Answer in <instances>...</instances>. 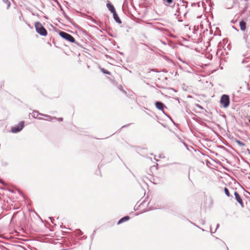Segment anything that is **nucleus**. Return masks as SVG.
<instances>
[{"instance_id":"f257e3e1","label":"nucleus","mask_w":250,"mask_h":250,"mask_svg":"<svg viewBox=\"0 0 250 250\" xmlns=\"http://www.w3.org/2000/svg\"><path fill=\"white\" fill-rule=\"evenodd\" d=\"M36 30L39 34L42 36H45L47 34L46 30L40 22H36L35 23Z\"/></svg>"},{"instance_id":"f03ea898","label":"nucleus","mask_w":250,"mask_h":250,"mask_svg":"<svg viewBox=\"0 0 250 250\" xmlns=\"http://www.w3.org/2000/svg\"><path fill=\"white\" fill-rule=\"evenodd\" d=\"M220 103L224 108H227L229 104V98L227 95H223L221 97Z\"/></svg>"},{"instance_id":"7ed1b4c3","label":"nucleus","mask_w":250,"mask_h":250,"mask_svg":"<svg viewBox=\"0 0 250 250\" xmlns=\"http://www.w3.org/2000/svg\"><path fill=\"white\" fill-rule=\"evenodd\" d=\"M59 35L63 38L65 39L66 40L71 42H74L75 39L70 34L64 32L63 31H61L59 33Z\"/></svg>"},{"instance_id":"20e7f679","label":"nucleus","mask_w":250,"mask_h":250,"mask_svg":"<svg viewBox=\"0 0 250 250\" xmlns=\"http://www.w3.org/2000/svg\"><path fill=\"white\" fill-rule=\"evenodd\" d=\"M24 122L22 121L20 122L17 125L12 127L11 128V131L13 133H17L20 131L24 127Z\"/></svg>"},{"instance_id":"39448f33","label":"nucleus","mask_w":250,"mask_h":250,"mask_svg":"<svg viewBox=\"0 0 250 250\" xmlns=\"http://www.w3.org/2000/svg\"><path fill=\"white\" fill-rule=\"evenodd\" d=\"M235 199L236 201L239 203V204L240 205L241 207L242 208H243L244 207V203L242 201V199L240 196V195L237 193V192H234V193Z\"/></svg>"},{"instance_id":"423d86ee","label":"nucleus","mask_w":250,"mask_h":250,"mask_svg":"<svg viewBox=\"0 0 250 250\" xmlns=\"http://www.w3.org/2000/svg\"><path fill=\"white\" fill-rule=\"evenodd\" d=\"M239 25L241 30L245 31L246 29V23L243 20L240 21Z\"/></svg>"},{"instance_id":"0eeeda50","label":"nucleus","mask_w":250,"mask_h":250,"mask_svg":"<svg viewBox=\"0 0 250 250\" xmlns=\"http://www.w3.org/2000/svg\"><path fill=\"white\" fill-rule=\"evenodd\" d=\"M155 106L158 109L160 110H163L165 107L164 104L160 102H156L155 103Z\"/></svg>"},{"instance_id":"6e6552de","label":"nucleus","mask_w":250,"mask_h":250,"mask_svg":"<svg viewBox=\"0 0 250 250\" xmlns=\"http://www.w3.org/2000/svg\"><path fill=\"white\" fill-rule=\"evenodd\" d=\"M106 6L108 10L112 13H113L114 12H116L115 9L113 5H112L110 3H107L106 4Z\"/></svg>"},{"instance_id":"1a4fd4ad","label":"nucleus","mask_w":250,"mask_h":250,"mask_svg":"<svg viewBox=\"0 0 250 250\" xmlns=\"http://www.w3.org/2000/svg\"><path fill=\"white\" fill-rule=\"evenodd\" d=\"M41 115H42L41 114H40L37 111H33L32 112V113H31V115H32V117H33L34 118L40 119H41V118H40L39 117V116Z\"/></svg>"},{"instance_id":"9d476101","label":"nucleus","mask_w":250,"mask_h":250,"mask_svg":"<svg viewBox=\"0 0 250 250\" xmlns=\"http://www.w3.org/2000/svg\"><path fill=\"white\" fill-rule=\"evenodd\" d=\"M113 18L115 20V21L118 22V23H121L122 21L120 19L119 16H118L116 12H115L113 13Z\"/></svg>"},{"instance_id":"9b49d317","label":"nucleus","mask_w":250,"mask_h":250,"mask_svg":"<svg viewBox=\"0 0 250 250\" xmlns=\"http://www.w3.org/2000/svg\"><path fill=\"white\" fill-rule=\"evenodd\" d=\"M129 217L128 216H125L121 218L118 222V224H120L124 222L127 221L129 219Z\"/></svg>"},{"instance_id":"f8f14e48","label":"nucleus","mask_w":250,"mask_h":250,"mask_svg":"<svg viewBox=\"0 0 250 250\" xmlns=\"http://www.w3.org/2000/svg\"><path fill=\"white\" fill-rule=\"evenodd\" d=\"M224 191L227 196H228V197L230 196V193L229 192L228 189L227 188H224Z\"/></svg>"},{"instance_id":"ddd939ff","label":"nucleus","mask_w":250,"mask_h":250,"mask_svg":"<svg viewBox=\"0 0 250 250\" xmlns=\"http://www.w3.org/2000/svg\"><path fill=\"white\" fill-rule=\"evenodd\" d=\"M101 71L104 74H108V75H110L111 73L109 71L105 70V69L104 68H102L101 69Z\"/></svg>"},{"instance_id":"4468645a","label":"nucleus","mask_w":250,"mask_h":250,"mask_svg":"<svg viewBox=\"0 0 250 250\" xmlns=\"http://www.w3.org/2000/svg\"><path fill=\"white\" fill-rule=\"evenodd\" d=\"M236 143H237L238 145H239V146H245V144H244V143H243V142H241V141H239V140H236Z\"/></svg>"},{"instance_id":"2eb2a0df","label":"nucleus","mask_w":250,"mask_h":250,"mask_svg":"<svg viewBox=\"0 0 250 250\" xmlns=\"http://www.w3.org/2000/svg\"><path fill=\"white\" fill-rule=\"evenodd\" d=\"M164 1H166L168 4H170L172 3L173 0H163Z\"/></svg>"},{"instance_id":"dca6fc26","label":"nucleus","mask_w":250,"mask_h":250,"mask_svg":"<svg viewBox=\"0 0 250 250\" xmlns=\"http://www.w3.org/2000/svg\"><path fill=\"white\" fill-rule=\"evenodd\" d=\"M3 1L7 4H8V7H9L10 5V2L8 0H3Z\"/></svg>"},{"instance_id":"f3484780","label":"nucleus","mask_w":250,"mask_h":250,"mask_svg":"<svg viewBox=\"0 0 250 250\" xmlns=\"http://www.w3.org/2000/svg\"><path fill=\"white\" fill-rule=\"evenodd\" d=\"M45 117H48L50 119H51V117L49 116H48L47 115H44Z\"/></svg>"},{"instance_id":"a211bd4d","label":"nucleus","mask_w":250,"mask_h":250,"mask_svg":"<svg viewBox=\"0 0 250 250\" xmlns=\"http://www.w3.org/2000/svg\"><path fill=\"white\" fill-rule=\"evenodd\" d=\"M249 122L250 123V119H249Z\"/></svg>"}]
</instances>
